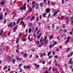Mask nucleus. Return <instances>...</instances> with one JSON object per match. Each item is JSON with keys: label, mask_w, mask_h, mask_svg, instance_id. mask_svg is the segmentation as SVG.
I'll return each mask as SVG.
<instances>
[{"label": "nucleus", "mask_w": 73, "mask_h": 73, "mask_svg": "<svg viewBox=\"0 0 73 73\" xmlns=\"http://www.w3.org/2000/svg\"><path fill=\"white\" fill-rule=\"evenodd\" d=\"M7 59L8 60H11V57L10 56H8L7 58Z\"/></svg>", "instance_id": "obj_21"}, {"label": "nucleus", "mask_w": 73, "mask_h": 73, "mask_svg": "<svg viewBox=\"0 0 73 73\" xmlns=\"http://www.w3.org/2000/svg\"><path fill=\"white\" fill-rule=\"evenodd\" d=\"M38 13H36V15H35V17H36V21H38V20H39L38 19Z\"/></svg>", "instance_id": "obj_4"}, {"label": "nucleus", "mask_w": 73, "mask_h": 73, "mask_svg": "<svg viewBox=\"0 0 73 73\" xmlns=\"http://www.w3.org/2000/svg\"><path fill=\"white\" fill-rule=\"evenodd\" d=\"M55 57L56 58H58V56L57 55L55 56Z\"/></svg>", "instance_id": "obj_53"}, {"label": "nucleus", "mask_w": 73, "mask_h": 73, "mask_svg": "<svg viewBox=\"0 0 73 73\" xmlns=\"http://www.w3.org/2000/svg\"><path fill=\"white\" fill-rule=\"evenodd\" d=\"M35 7V5H33L32 7V8L33 9V8H34Z\"/></svg>", "instance_id": "obj_60"}, {"label": "nucleus", "mask_w": 73, "mask_h": 73, "mask_svg": "<svg viewBox=\"0 0 73 73\" xmlns=\"http://www.w3.org/2000/svg\"><path fill=\"white\" fill-rule=\"evenodd\" d=\"M6 0H3L1 2L0 4H1L2 5H4V4H6Z\"/></svg>", "instance_id": "obj_2"}, {"label": "nucleus", "mask_w": 73, "mask_h": 73, "mask_svg": "<svg viewBox=\"0 0 73 73\" xmlns=\"http://www.w3.org/2000/svg\"><path fill=\"white\" fill-rule=\"evenodd\" d=\"M29 66H26V69H29Z\"/></svg>", "instance_id": "obj_41"}, {"label": "nucleus", "mask_w": 73, "mask_h": 73, "mask_svg": "<svg viewBox=\"0 0 73 73\" xmlns=\"http://www.w3.org/2000/svg\"><path fill=\"white\" fill-rule=\"evenodd\" d=\"M12 61H13V63H15V62H16V60L15 59H13Z\"/></svg>", "instance_id": "obj_24"}, {"label": "nucleus", "mask_w": 73, "mask_h": 73, "mask_svg": "<svg viewBox=\"0 0 73 73\" xmlns=\"http://www.w3.org/2000/svg\"><path fill=\"white\" fill-rule=\"evenodd\" d=\"M21 53L22 54H24V51H22L21 52Z\"/></svg>", "instance_id": "obj_62"}, {"label": "nucleus", "mask_w": 73, "mask_h": 73, "mask_svg": "<svg viewBox=\"0 0 73 73\" xmlns=\"http://www.w3.org/2000/svg\"><path fill=\"white\" fill-rule=\"evenodd\" d=\"M32 25H33V24H32V23H31L29 24V27H32Z\"/></svg>", "instance_id": "obj_17"}, {"label": "nucleus", "mask_w": 73, "mask_h": 73, "mask_svg": "<svg viewBox=\"0 0 73 73\" xmlns=\"http://www.w3.org/2000/svg\"><path fill=\"white\" fill-rule=\"evenodd\" d=\"M39 67H40V66H39V65H38L37 66H36V69H38Z\"/></svg>", "instance_id": "obj_26"}, {"label": "nucleus", "mask_w": 73, "mask_h": 73, "mask_svg": "<svg viewBox=\"0 0 73 73\" xmlns=\"http://www.w3.org/2000/svg\"><path fill=\"white\" fill-rule=\"evenodd\" d=\"M0 50L1 52H3V49L2 48H1Z\"/></svg>", "instance_id": "obj_64"}, {"label": "nucleus", "mask_w": 73, "mask_h": 73, "mask_svg": "<svg viewBox=\"0 0 73 73\" xmlns=\"http://www.w3.org/2000/svg\"><path fill=\"white\" fill-rule=\"evenodd\" d=\"M45 73H51V72H48V71L47 70H46V72Z\"/></svg>", "instance_id": "obj_36"}, {"label": "nucleus", "mask_w": 73, "mask_h": 73, "mask_svg": "<svg viewBox=\"0 0 73 73\" xmlns=\"http://www.w3.org/2000/svg\"><path fill=\"white\" fill-rule=\"evenodd\" d=\"M64 31L65 32H67V30L66 29H65L64 30Z\"/></svg>", "instance_id": "obj_63"}, {"label": "nucleus", "mask_w": 73, "mask_h": 73, "mask_svg": "<svg viewBox=\"0 0 73 73\" xmlns=\"http://www.w3.org/2000/svg\"><path fill=\"white\" fill-rule=\"evenodd\" d=\"M50 53H51V52H49L48 53V56H49V54H50Z\"/></svg>", "instance_id": "obj_35"}, {"label": "nucleus", "mask_w": 73, "mask_h": 73, "mask_svg": "<svg viewBox=\"0 0 73 73\" xmlns=\"http://www.w3.org/2000/svg\"><path fill=\"white\" fill-rule=\"evenodd\" d=\"M73 20V17H72L70 19V21L72 22Z\"/></svg>", "instance_id": "obj_23"}, {"label": "nucleus", "mask_w": 73, "mask_h": 73, "mask_svg": "<svg viewBox=\"0 0 73 73\" xmlns=\"http://www.w3.org/2000/svg\"><path fill=\"white\" fill-rule=\"evenodd\" d=\"M32 8H30V12H32Z\"/></svg>", "instance_id": "obj_51"}, {"label": "nucleus", "mask_w": 73, "mask_h": 73, "mask_svg": "<svg viewBox=\"0 0 73 73\" xmlns=\"http://www.w3.org/2000/svg\"><path fill=\"white\" fill-rule=\"evenodd\" d=\"M10 35H11V32H9L8 34V35L9 36Z\"/></svg>", "instance_id": "obj_55"}, {"label": "nucleus", "mask_w": 73, "mask_h": 73, "mask_svg": "<svg viewBox=\"0 0 73 73\" xmlns=\"http://www.w3.org/2000/svg\"><path fill=\"white\" fill-rule=\"evenodd\" d=\"M66 20L68 21L69 20V18L68 17H66Z\"/></svg>", "instance_id": "obj_46"}, {"label": "nucleus", "mask_w": 73, "mask_h": 73, "mask_svg": "<svg viewBox=\"0 0 73 73\" xmlns=\"http://www.w3.org/2000/svg\"><path fill=\"white\" fill-rule=\"evenodd\" d=\"M73 52H71L70 54V57H72V55H73Z\"/></svg>", "instance_id": "obj_31"}, {"label": "nucleus", "mask_w": 73, "mask_h": 73, "mask_svg": "<svg viewBox=\"0 0 73 73\" xmlns=\"http://www.w3.org/2000/svg\"><path fill=\"white\" fill-rule=\"evenodd\" d=\"M20 40V38L19 37H18V38H17V40H16L17 43L18 44L19 43V41Z\"/></svg>", "instance_id": "obj_9"}, {"label": "nucleus", "mask_w": 73, "mask_h": 73, "mask_svg": "<svg viewBox=\"0 0 73 73\" xmlns=\"http://www.w3.org/2000/svg\"><path fill=\"white\" fill-rule=\"evenodd\" d=\"M73 61H72V58H71L70 59V61L68 63V64H70L71 65H72V64H73Z\"/></svg>", "instance_id": "obj_6"}, {"label": "nucleus", "mask_w": 73, "mask_h": 73, "mask_svg": "<svg viewBox=\"0 0 73 73\" xmlns=\"http://www.w3.org/2000/svg\"><path fill=\"white\" fill-rule=\"evenodd\" d=\"M52 55H54V54H55V52L54 51H53L52 52Z\"/></svg>", "instance_id": "obj_44"}, {"label": "nucleus", "mask_w": 73, "mask_h": 73, "mask_svg": "<svg viewBox=\"0 0 73 73\" xmlns=\"http://www.w3.org/2000/svg\"><path fill=\"white\" fill-rule=\"evenodd\" d=\"M41 33H40L38 35V36H37V38H40V37H41Z\"/></svg>", "instance_id": "obj_11"}, {"label": "nucleus", "mask_w": 73, "mask_h": 73, "mask_svg": "<svg viewBox=\"0 0 73 73\" xmlns=\"http://www.w3.org/2000/svg\"><path fill=\"white\" fill-rule=\"evenodd\" d=\"M28 39L29 40H30V35H29V36H28Z\"/></svg>", "instance_id": "obj_54"}, {"label": "nucleus", "mask_w": 73, "mask_h": 73, "mask_svg": "<svg viewBox=\"0 0 73 73\" xmlns=\"http://www.w3.org/2000/svg\"><path fill=\"white\" fill-rule=\"evenodd\" d=\"M33 40V38H31L30 40V42H31V41H32Z\"/></svg>", "instance_id": "obj_49"}, {"label": "nucleus", "mask_w": 73, "mask_h": 73, "mask_svg": "<svg viewBox=\"0 0 73 73\" xmlns=\"http://www.w3.org/2000/svg\"><path fill=\"white\" fill-rule=\"evenodd\" d=\"M12 24H13V22H10L9 24V25H8V28H9V27L12 28V27H13V25H12Z\"/></svg>", "instance_id": "obj_3"}, {"label": "nucleus", "mask_w": 73, "mask_h": 73, "mask_svg": "<svg viewBox=\"0 0 73 73\" xmlns=\"http://www.w3.org/2000/svg\"><path fill=\"white\" fill-rule=\"evenodd\" d=\"M35 3V1H33L32 3V5H33V4H34Z\"/></svg>", "instance_id": "obj_50"}, {"label": "nucleus", "mask_w": 73, "mask_h": 73, "mask_svg": "<svg viewBox=\"0 0 73 73\" xmlns=\"http://www.w3.org/2000/svg\"><path fill=\"white\" fill-rule=\"evenodd\" d=\"M52 58V56L50 55L49 56V59H50Z\"/></svg>", "instance_id": "obj_39"}, {"label": "nucleus", "mask_w": 73, "mask_h": 73, "mask_svg": "<svg viewBox=\"0 0 73 73\" xmlns=\"http://www.w3.org/2000/svg\"><path fill=\"white\" fill-rule=\"evenodd\" d=\"M53 36H54V35H52L50 36V38H49L50 40H51V39L53 38Z\"/></svg>", "instance_id": "obj_15"}, {"label": "nucleus", "mask_w": 73, "mask_h": 73, "mask_svg": "<svg viewBox=\"0 0 73 73\" xmlns=\"http://www.w3.org/2000/svg\"><path fill=\"white\" fill-rule=\"evenodd\" d=\"M19 48V44H17V49Z\"/></svg>", "instance_id": "obj_32"}, {"label": "nucleus", "mask_w": 73, "mask_h": 73, "mask_svg": "<svg viewBox=\"0 0 73 73\" xmlns=\"http://www.w3.org/2000/svg\"><path fill=\"white\" fill-rule=\"evenodd\" d=\"M21 20V19L20 18H18V20L16 24H19V22H20V20Z\"/></svg>", "instance_id": "obj_12"}, {"label": "nucleus", "mask_w": 73, "mask_h": 73, "mask_svg": "<svg viewBox=\"0 0 73 73\" xmlns=\"http://www.w3.org/2000/svg\"><path fill=\"white\" fill-rule=\"evenodd\" d=\"M62 4H64V0H62Z\"/></svg>", "instance_id": "obj_38"}, {"label": "nucleus", "mask_w": 73, "mask_h": 73, "mask_svg": "<svg viewBox=\"0 0 73 73\" xmlns=\"http://www.w3.org/2000/svg\"><path fill=\"white\" fill-rule=\"evenodd\" d=\"M26 5V4H24L23 5V6H22L20 7V10H25V9H26V8H27V7H25Z\"/></svg>", "instance_id": "obj_1"}, {"label": "nucleus", "mask_w": 73, "mask_h": 73, "mask_svg": "<svg viewBox=\"0 0 73 73\" xmlns=\"http://www.w3.org/2000/svg\"><path fill=\"white\" fill-rule=\"evenodd\" d=\"M52 45H50L49 46L50 49H51V48H52Z\"/></svg>", "instance_id": "obj_42"}, {"label": "nucleus", "mask_w": 73, "mask_h": 73, "mask_svg": "<svg viewBox=\"0 0 73 73\" xmlns=\"http://www.w3.org/2000/svg\"><path fill=\"white\" fill-rule=\"evenodd\" d=\"M6 22H7V20L6 19H5L4 21V23L5 24L6 23Z\"/></svg>", "instance_id": "obj_58"}, {"label": "nucleus", "mask_w": 73, "mask_h": 73, "mask_svg": "<svg viewBox=\"0 0 73 73\" xmlns=\"http://www.w3.org/2000/svg\"><path fill=\"white\" fill-rule=\"evenodd\" d=\"M27 56V53H25L23 54L24 57H26Z\"/></svg>", "instance_id": "obj_19"}, {"label": "nucleus", "mask_w": 73, "mask_h": 73, "mask_svg": "<svg viewBox=\"0 0 73 73\" xmlns=\"http://www.w3.org/2000/svg\"><path fill=\"white\" fill-rule=\"evenodd\" d=\"M50 9H46V13H49L50 12Z\"/></svg>", "instance_id": "obj_8"}, {"label": "nucleus", "mask_w": 73, "mask_h": 73, "mask_svg": "<svg viewBox=\"0 0 73 73\" xmlns=\"http://www.w3.org/2000/svg\"><path fill=\"white\" fill-rule=\"evenodd\" d=\"M65 24H64L63 25V29H65Z\"/></svg>", "instance_id": "obj_20"}, {"label": "nucleus", "mask_w": 73, "mask_h": 73, "mask_svg": "<svg viewBox=\"0 0 73 73\" xmlns=\"http://www.w3.org/2000/svg\"><path fill=\"white\" fill-rule=\"evenodd\" d=\"M17 59H18V61H20L21 60V58H19V57H18Z\"/></svg>", "instance_id": "obj_22"}, {"label": "nucleus", "mask_w": 73, "mask_h": 73, "mask_svg": "<svg viewBox=\"0 0 73 73\" xmlns=\"http://www.w3.org/2000/svg\"><path fill=\"white\" fill-rule=\"evenodd\" d=\"M44 3L42 2L40 3L39 4V5L40 7H43V5Z\"/></svg>", "instance_id": "obj_10"}, {"label": "nucleus", "mask_w": 73, "mask_h": 73, "mask_svg": "<svg viewBox=\"0 0 73 73\" xmlns=\"http://www.w3.org/2000/svg\"><path fill=\"white\" fill-rule=\"evenodd\" d=\"M56 4V3H55V2H53L52 3V5H54Z\"/></svg>", "instance_id": "obj_56"}, {"label": "nucleus", "mask_w": 73, "mask_h": 73, "mask_svg": "<svg viewBox=\"0 0 73 73\" xmlns=\"http://www.w3.org/2000/svg\"><path fill=\"white\" fill-rule=\"evenodd\" d=\"M58 29H59V27H57L56 28V31H57V30H58Z\"/></svg>", "instance_id": "obj_43"}, {"label": "nucleus", "mask_w": 73, "mask_h": 73, "mask_svg": "<svg viewBox=\"0 0 73 73\" xmlns=\"http://www.w3.org/2000/svg\"><path fill=\"white\" fill-rule=\"evenodd\" d=\"M17 27H18V25H16V27H14V29H17Z\"/></svg>", "instance_id": "obj_30"}, {"label": "nucleus", "mask_w": 73, "mask_h": 73, "mask_svg": "<svg viewBox=\"0 0 73 73\" xmlns=\"http://www.w3.org/2000/svg\"><path fill=\"white\" fill-rule=\"evenodd\" d=\"M32 31V30L30 29H29V33H31V32Z\"/></svg>", "instance_id": "obj_25"}, {"label": "nucleus", "mask_w": 73, "mask_h": 73, "mask_svg": "<svg viewBox=\"0 0 73 73\" xmlns=\"http://www.w3.org/2000/svg\"><path fill=\"white\" fill-rule=\"evenodd\" d=\"M68 42H69V40H67L66 41V44H68Z\"/></svg>", "instance_id": "obj_37"}, {"label": "nucleus", "mask_w": 73, "mask_h": 73, "mask_svg": "<svg viewBox=\"0 0 73 73\" xmlns=\"http://www.w3.org/2000/svg\"><path fill=\"white\" fill-rule=\"evenodd\" d=\"M3 19V14H0V20H2Z\"/></svg>", "instance_id": "obj_14"}, {"label": "nucleus", "mask_w": 73, "mask_h": 73, "mask_svg": "<svg viewBox=\"0 0 73 73\" xmlns=\"http://www.w3.org/2000/svg\"><path fill=\"white\" fill-rule=\"evenodd\" d=\"M1 33H3V30H2L0 31Z\"/></svg>", "instance_id": "obj_45"}, {"label": "nucleus", "mask_w": 73, "mask_h": 73, "mask_svg": "<svg viewBox=\"0 0 73 73\" xmlns=\"http://www.w3.org/2000/svg\"><path fill=\"white\" fill-rule=\"evenodd\" d=\"M46 13H44L43 15V17H44V18H45V17H46V16H45V15H46Z\"/></svg>", "instance_id": "obj_29"}, {"label": "nucleus", "mask_w": 73, "mask_h": 73, "mask_svg": "<svg viewBox=\"0 0 73 73\" xmlns=\"http://www.w3.org/2000/svg\"><path fill=\"white\" fill-rule=\"evenodd\" d=\"M39 42L38 41H36V44H39Z\"/></svg>", "instance_id": "obj_34"}, {"label": "nucleus", "mask_w": 73, "mask_h": 73, "mask_svg": "<svg viewBox=\"0 0 73 73\" xmlns=\"http://www.w3.org/2000/svg\"><path fill=\"white\" fill-rule=\"evenodd\" d=\"M2 48L3 49V50H5V48L4 47H2Z\"/></svg>", "instance_id": "obj_57"}, {"label": "nucleus", "mask_w": 73, "mask_h": 73, "mask_svg": "<svg viewBox=\"0 0 73 73\" xmlns=\"http://www.w3.org/2000/svg\"><path fill=\"white\" fill-rule=\"evenodd\" d=\"M59 12V10H57V12H55L54 13V17H55L56 16V14H57V13L58 12Z\"/></svg>", "instance_id": "obj_7"}, {"label": "nucleus", "mask_w": 73, "mask_h": 73, "mask_svg": "<svg viewBox=\"0 0 73 73\" xmlns=\"http://www.w3.org/2000/svg\"><path fill=\"white\" fill-rule=\"evenodd\" d=\"M21 33H20L19 34V37H21Z\"/></svg>", "instance_id": "obj_33"}, {"label": "nucleus", "mask_w": 73, "mask_h": 73, "mask_svg": "<svg viewBox=\"0 0 73 73\" xmlns=\"http://www.w3.org/2000/svg\"><path fill=\"white\" fill-rule=\"evenodd\" d=\"M40 57H42V56H43V54L41 52L40 54Z\"/></svg>", "instance_id": "obj_16"}, {"label": "nucleus", "mask_w": 73, "mask_h": 73, "mask_svg": "<svg viewBox=\"0 0 73 73\" xmlns=\"http://www.w3.org/2000/svg\"><path fill=\"white\" fill-rule=\"evenodd\" d=\"M8 61L10 62H12V60H8Z\"/></svg>", "instance_id": "obj_47"}, {"label": "nucleus", "mask_w": 73, "mask_h": 73, "mask_svg": "<svg viewBox=\"0 0 73 73\" xmlns=\"http://www.w3.org/2000/svg\"><path fill=\"white\" fill-rule=\"evenodd\" d=\"M7 68H8V67H7V66H6L3 68V70H5V69H7Z\"/></svg>", "instance_id": "obj_27"}, {"label": "nucleus", "mask_w": 73, "mask_h": 73, "mask_svg": "<svg viewBox=\"0 0 73 73\" xmlns=\"http://www.w3.org/2000/svg\"><path fill=\"white\" fill-rule=\"evenodd\" d=\"M24 69H26V66L25 65L24 66Z\"/></svg>", "instance_id": "obj_59"}, {"label": "nucleus", "mask_w": 73, "mask_h": 73, "mask_svg": "<svg viewBox=\"0 0 73 73\" xmlns=\"http://www.w3.org/2000/svg\"><path fill=\"white\" fill-rule=\"evenodd\" d=\"M36 58H38V55H36Z\"/></svg>", "instance_id": "obj_40"}, {"label": "nucleus", "mask_w": 73, "mask_h": 73, "mask_svg": "<svg viewBox=\"0 0 73 73\" xmlns=\"http://www.w3.org/2000/svg\"><path fill=\"white\" fill-rule=\"evenodd\" d=\"M55 69V67H53L52 68V72H54V69Z\"/></svg>", "instance_id": "obj_28"}, {"label": "nucleus", "mask_w": 73, "mask_h": 73, "mask_svg": "<svg viewBox=\"0 0 73 73\" xmlns=\"http://www.w3.org/2000/svg\"><path fill=\"white\" fill-rule=\"evenodd\" d=\"M66 38H67V37H65L64 38V40H66Z\"/></svg>", "instance_id": "obj_48"}, {"label": "nucleus", "mask_w": 73, "mask_h": 73, "mask_svg": "<svg viewBox=\"0 0 73 73\" xmlns=\"http://www.w3.org/2000/svg\"><path fill=\"white\" fill-rule=\"evenodd\" d=\"M39 8H40V7H39V4L38 3H37L36 5L35 9H39Z\"/></svg>", "instance_id": "obj_5"}, {"label": "nucleus", "mask_w": 73, "mask_h": 73, "mask_svg": "<svg viewBox=\"0 0 73 73\" xmlns=\"http://www.w3.org/2000/svg\"><path fill=\"white\" fill-rule=\"evenodd\" d=\"M35 19V16H33L30 19L31 21H33L34 19Z\"/></svg>", "instance_id": "obj_13"}, {"label": "nucleus", "mask_w": 73, "mask_h": 73, "mask_svg": "<svg viewBox=\"0 0 73 73\" xmlns=\"http://www.w3.org/2000/svg\"><path fill=\"white\" fill-rule=\"evenodd\" d=\"M70 37H68L67 38V40H69V39H70Z\"/></svg>", "instance_id": "obj_52"}, {"label": "nucleus", "mask_w": 73, "mask_h": 73, "mask_svg": "<svg viewBox=\"0 0 73 73\" xmlns=\"http://www.w3.org/2000/svg\"><path fill=\"white\" fill-rule=\"evenodd\" d=\"M54 63L56 66V65H57V62L56 61V59H54Z\"/></svg>", "instance_id": "obj_18"}, {"label": "nucleus", "mask_w": 73, "mask_h": 73, "mask_svg": "<svg viewBox=\"0 0 73 73\" xmlns=\"http://www.w3.org/2000/svg\"><path fill=\"white\" fill-rule=\"evenodd\" d=\"M50 1L49 0L48 1V4L49 5L50 4Z\"/></svg>", "instance_id": "obj_61"}]
</instances>
